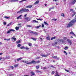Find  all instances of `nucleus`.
I'll return each mask as SVG.
<instances>
[{"instance_id":"f257e3e1","label":"nucleus","mask_w":76,"mask_h":76,"mask_svg":"<svg viewBox=\"0 0 76 76\" xmlns=\"http://www.w3.org/2000/svg\"><path fill=\"white\" fill-rule=\"evenodd\" d=\"M29 10L28 9H26V8L23 9L21 10L20 11L17 12V13H23V12H29Z\"/></svg>"},{"instance_id":"f03ea898","label":"nucleus","mask_w":76,"mask_h":76,"mask_svg":"<svg viewBox=\"0 0 76 76\" xmlns=\"http://www.w3.org/2000/svg\"><path fill=\"white\" fill-rule=\"evenodd\" d=\"M74 22L73 21V20H72L71 21H70L67 26V27L68 28H69V27H70V26H72L73 25V23H74Z\"/></svg>"},{"instance_id":"7ed1b4c3","label":"nucleus","mask_w":76,"mask_h":76,"mask_svg":"<svg viewBox=\"0 0 76 76\" xmlns=\"http://www.w3.org/2000/svg\"><path fill=\"white\" fill-rule=\"evenodd\" d=\"M15 31L14 29H10L9 31H8L7 33V34H10V32H15Z\"/></svg>"},{"instance_id":"20e7f679","label":"nucleus","mask_w":76,"mask_h":76,"mask_svg":"<svg viewBox=\"0 0 76 76\" xmlns=\"http://www.w3.org/2000/svg\"><path fill=\"white\" fill-rule=\"evenodd\" d=\"M52 57L54 59H55L56 60H58L60 59V58H59L56 56H52Z\"/></svg>"},{"instance_id":"39448f33","label":"nucleus","mask_w":76,"mask_h":76,"mask_svg":"<svg viewBox=\"0 0 76 76\" xmlns=\"http://www.w3.org/2000/svg\"><path fill=\"white\" fill-rule=\"evenodd\" d=\"M30 32L33 33V34H34V35H36L37 36H38V34L37 32H33L32 31H30Z\"/></svg>"},{"instance_id":"423d86ee","label":"nucleus","mask_w":76,"mask_h":76,"mask_svg":"<svg viewBox=\"0 0 76 76\" xmlns=\"http://www.w3.org/2000/svg\"><path fill=\"white\" fill-rule=\"evenodd\" d=\"M40 56L42 57H47L48 55H45L43 54H41Z\"/></svg>"},{"instance_id":"0eeeda50","label":"nucleus","mask_w":76,"mask_h":76,"mask_svg":"<svg viewBox=\"0 0 76 76\" xmlns=\"http://www.w3.org/2000/svg\"><path fill=\"white\" fill-rule=\"evenodd\" d=\"M76 12L75 11H73L71 13L72 17H73V16H75V15L76 14Z\"/></svg>"},{"instance_id":"6e6552de","label":"nucleus","mask_w":76,"mask_h":76,"mask_svg":"<svg viewBox=\"0 0 76 76\" xmlns=\"http://www.w3.org/2000/svg\"><path fill=\"white\" fill-rule=\"evenodd\" d=\"M67 41H68V43L70 45H71L72 44V41L70 40V39H67Z\"/></svg>"},{"instance_id":"1a4fd4ad","label":"nucleus","mask_w":76,"mask_h":76,"mask_svg":"<svg viewBox=\"0 0 76 76\" xmlns=\"http://www.w3.org/2000/svg\"><path fill=\"white\" fill-rule=\"evenodd\" d=\"M22 15H20V16H18V17H17V19H22Z\"/></svg>"},{"instance_id":"9d476101","label":"nucleus","mask_w":76,"mask_h":76,"mask_svg":"<svg viewBox=\"0 0 76 76\" xmlns=\"http://www.w3.org/2000/svg\"><path fill=\"white\" fill-rule=\"evenodd\" d=\"M19 0H10L9 1L10 2H15L16 1H18Z\"/></svg>"},{"instance_id":"9b49d317","label":"nucleus","mask_w":76,"mask_h":76,"mask_svg":"<svg viewBox=\"0 0 76 76\" xmlns=\"http://www.w3.org/2000/svg\"><path fill=\"white\" fill-rule=\"evenodd\" d=\"M24 19H25L27 21H29L31 20V18H25Z\"/></svg>"},{"instance_id":"f8f14e48","label":"nucleus","mask_w":76,"mask_h":76,"mask_svg":"<svg viewBox=\"0 0 76 76\" xmlns=\"http://www.w3.org/2000/svg\"><path fill=\"white\" fill-rule=\"evenodd\" d=\"M59 42H63H63H64V40L61 39L59 40Z\"/></svg>"},{"instance_id":"ddd939ff","label":"nucleus","mask_w":76,"mask_h":76,"mask_svg":"<svg viewBox=\"0 0 76 76\" xmlns=\"http://www.w3.org/2000/svg\"><path fill=\"white\" fill-rule=\"evenodd\" d=\"M70 34H72V35H73L74 37H75V36H76V35L75 34H74V33H73V31L70 32Z\"/></svg>"},{"instance_id":"4468645a","label":"nucleus","mask_w":76,"mask_h":76,"mask_svg":"<svg viewBox=\"0 0 76 76\" xmlns=\"http://www.w3.org/2000/svg\"><path fill=\"white\" fill-rule=\"evenodd\" d=\"M39 3V1L37 0L34 3V4H38Z\"/></svg>"},{"instance_id":"2eb2a0df","label":"nucleus","mask_w":76,"mask_h":76,"mask_svg":"<svg viewBox=\"0 0 76 76\" xmlns=\"http://www.w3.org/2000/svg\"><path fill=\"white\" fill-rule=\"evenodd\" d=\"M31 64H32L34 63V64H35V61L33 60L31 61Z\"/></svg>"},{"instance_id":"dca6fc26","label":"nucleus","mask_w":76,"mask_h":76,"mask_svg":"<svg viewBox=\"0 0 76 76\" xmlns=\"http://www.w3.org/2000/svg\"><path fill=\"white\" fill-rule=\"evenodd\" d=\"M12 39H13L14 41H16V39L15 38V36H14L13 37H12Z\"/></svg>"},{"instance_id":"f3484780","label":"nucleus","mask_w":76,"mask_h":76,"mask_svg":"<svg viewBox=\"0 0 76 76\" xmlns=\"http://www.w3.org/2000/svg\"><path fill=\"white\" fill-rule=\"evenodd\" d=\"M32 22L33 23H38V21L36 20H33Z\"/></svg>"},{"instance_id":"a211bd4d","label":"nucleus","mask_w":76,"mask_h":76,"mask_svg":"<svg viewBox=\"0 0 76 76\" xmlns=\"http://www.w3.org/2000/svg\"><path fill=\"white\" fill-rule=\"evenodd\" d=\"M32 7V5H28L26 7L27 8H31Z\"/></svg>"},{"instance_id":"6ab92c4d","label":"nucleus","mask_w":76,"mask_h":76,"mask_svg":"<svg viewBox=\"0 0 76 76\" xmlns=\"http://www.w3.org/2000/svg\"><path fill=\"white\" fill-rule=\"evenodd\" d=\"M76 0H72V3H73V4H75V3L76 2Z\"/></svg>"},{"instance_id":"aec40b11","label":"nucleus","mask_w":76,"mask_h":76,"mask_svg":"<svg viewBox=\"0 0 76 76\" xmlns=\"http://www.w3.org/2000/svg\"><path fill=\"white\" fill-rule=\"evenodd\" d=\"M57 43L55 42L54 43H52V45L53 46H54L55 45H57Z\"/></svg>"},{"instance_id":"412c9836","label":"nucleus","mask_w":76,"mask_h":76,"mask_svg":"<svg viewBox=\"0 0 76 76\" xmlns=\"http://www.w3.org/2000/svg\"><path fill=\"white\" fill-rule=\"evenodd\" d=\"M55 76H60V75L58 74V72H56Z\"/></svg>"},{"instance_id":"4be33fe9","label":"nucleus","mask_w":76,"mask_h":76,"mask_svg":"<svg viewBox=\"0 0 76 76\" xmlns=\"http://www.w3.org/2000/svg\"><path fill=\"white\" fill-rule=\"evenodd\" d=\"M40 63V61H35V64L37 63Z\"/></svg>"},{"instance_id":"5701e85b","label":"nucleus","mask_w":76,"mask_h":76,"mask_svg":"<svg viewBox=\"0 0 76 76\" xmlns=\"http://www.w3.org/2000/svg\"><path fill=\"white\" fill-rule=\"evenodd\" d=\"M20 40H19L18 41H17L16 42V44H19V43H20Z\"/></svg>"},{"instance_id":"b1692460","label":"nucleus","mask_w":76,"mask_h":76,"mask_svg":"<svg viewBox=\"0 0 76 76\" xmlns=\"http://www.w3.org/2000/svg\"><path fill=\"white\" fill-rule=\"evenodd\" d=\"M19 28L18 27H15V29L16 30V31H18V30H19Z\"/></svg>"},{"instance_id":"393cba45","label":"nucleus","mask_w":76,"mask_h":76,"mask_svg":"<svg viewBox=\"0 0 76 76\" xmlns=\"http://www.w3.org/2000/svg\"><path fill=\"white\" fill-rule=\"evenodd\" d=\"M32 26L30 25H27L26 26L27 28H31V27H32Z\"/></svg>"},{"instance_id":"a878e982","label":"nucleus","mask_w":76,"mask_h":76,"mask_svg":"<svg viewBox=\"0 0 76 76\" xmlns=\"http://www.w3.org/2000/svg\"><path fill=\"white\" fill-rule=\"evenodd\" d=\"M20 49H25V47L24 46H22V47H20Z\"/></svg>"},{"instance_id":"bb28decb","label":"nucleus","mask_w":76,"mask_h":76,"mask_svg":"<svg viewBox=\"0 0 76 76\" xmlns=\"http://www.w3.org/2000/svg\"><path fill=\"white\" fill-rule=\"evenodd\" d=\"M61 16H63V17H64V13H62L61 14Z\"/></svg>"},{"instance_id":"cd10ccee","label":"nucleus","mask_w":76,"mask_h":76,"mask_svg":"<svg viewBox=\"0 0 76 76\" xmlns=\"http://www.w3.org/2000/svg\"><path fill=\"white\" fill-rule=\"evenodd\" d=\"M31 39H33V40L34 41H36V40L37 39L34 38L32 37H31Z\"/></svg>"},{"instance_id":"c85d7f7f","label":"nucleus","mask_w":76,"mask_h":76,"mask_svg":"<svg viewBox=\"0 0 76 76\" xmlns=\"http://www.w3.org/2000/svg\"><path fill=\"white\" fill-rule=\"evenodd\" d=\"M37 69H39V66L38 65V66H36V67Z\"/></svg>"},{"instance_id":"c756f323","label":"nucleus","mask_w":76,"mask_h":76,"mask_svg":"<svg viewBox=\"0 0 76 76\" xmlns=\"http://www.w3.org/2000/svg\"><path fill=\"white\" fill-rule=\"evenodd\" d=\"M4 40H5V41H9L10 39H4Z\"/></svg>"},{"instance_id":"7c9ffc66","label":"nucleus","mask_w":76,"mask_h":76,"mask_svg":"<svg viewBox=\"0 0 76 76\" xmlns=\"http://www.w3.org/2000/svg\"><path fill=\"white\" fill-rule=\"evenodd\" d=\"M28 45H29V46H30V47H31L32 45V44H31V43H28Z\"/></svg>"},{"instance_id":"2f4dec72","label":"nucleus","mask_w":76,"mask_h":76,"mask_svg":"<svg viewBox=\"0 0 76 76\" xmlns=\"http://www.w3.org/2000/svg\"><path fill=\"white\" fill-rule=\"evenodd\" d=\"M56 38V37H52L51 38V40H53V39H55Z\"/></svg>"},{"instance_id":"473e14b6","label":"nucleus","mask_w":76,"mask_h":76,"mask_svg":"<svg viewBox=\"0 0 76 76\" xmlns=\"http://www.w3.org/2000/svg\"><path fill=\"white\" fill-rule=\"evenodd\" d=\"M44 23L46 25H48V23H47V22H44Z\"/></svg>"},{"instance_id":"72a5a7b5","label":"nucleus","mask_w":76,"mask_h":76,"mask_svg":"<svg viewBox=\"0 0 76 76\" xmlns=\"http://www.w3.org/2000/svg\"><path fill=\"white\" fill-rule=\"evenodd\" d=\"M4 18H5V19H9V18H10V17H7V16H5L4 17Z\"/></svg>"},{"instance_id":"f704fd0d","label":"nucleus","mask_w":76,"mask_h":76,"mask_svg":"<svg viewBox=\"0 0 76 76\" xmlns=\"http://www.w3.org/2000/svg\"><path fill=\"white\" fill-rule=\"evenodd\" d=\"M22 62H23V63H28V61H22Z\"/></svg>"},{"instance_id":"c9c22d12","label":"nucleus","mask_w":76,"mask_h":76,"mask_svg":"<svg viewBox=\"0 0 76 76\" xmlns=\"http://www.w3.org/2000/svg\"><path fill=\"white\" fill-rule=\"evenodd\" d=\"M31 73L32 75H35V73H34V72H31Z\"/></svg>"},{"instance_id":"e433bc0d","label":"nucleus","mask_w":76,"mask_h":76,"mask_svg":"<svg viewBox=\"0 0 76 76\" xmlns=\"http://www.w3.org/2000/svg\"><path fill=\"white\" fill-rule=\"evenodd\" d=\"M17 46L18 47H20L21 46V45H20V44H18Z\"/></svg>"},{"instance_id":"4c0bfd02","label":"nucleus","mask_w":76,"mask_h":76,"mask_svg":"<svg viewBox=\"0 0 76 76\" xmlns=\"http://www.w3.org/2000/svg\"><path fill=\"white\" fill-rule=\"evenodd\" d=\"M25 49H26V50H29V48L28 47H26V48H25Z\"/></svg>"},{"instance_id":"58836bf2","label":"nucleus","mask_w":76,"mask_h":76,"mask_svg":"<svg viewBox=\"0 0 76 76\" xmlns=\"http://www.w3.org/2000/svg\"><path fill=\"white\" fill-rule=\"evenodd\" d=\"M22 58H19L18 59H17V61H19V60H22Z\"/></svg>"},{"instance_id":"ea45409f","label":"nucleus","mask_w":76,"mask_h":76,"mask_svg":"<svg viewBox=\"0 0 76 76\" xmlns=\"http://www.w3.org/2000/svg\"><path fill=\"white\" fill-rule=\"evenodd\" d=\"M72 21H73V22L75 23V22H76V18H75V19H74L72 20Z\"/></svg>"},{"instance_id":"a19ab883","label":"nucleus","mask_w":76,"mask_h":76,"mask_svg":"<svg viewBox=\"0 0 76 76\" xmlns=\"http://www.w3.org/2000/svg\"><path fill=\"white\" fill-rule=\"evenodd\" d=\"M65 71L66 72H68L69 73H70V71L69 70H67V69H65Z\"/></svg>"},{"instance_id":"79ce46f5","label":"nucleus","mask_w":76,"mask_h":76,"mask_svg":"<svg viewBox=\"0 0 76 76\" xmlns=\"http://www.w3.org/2000/svg\"><path fill=\"white\" fill-rule=\"evenodd\" d=\"M64 53H65L66 56H67V53H66V51H64Z\"/></svg>"},{"instance_id":"37998d69","label":"nucleus","mask_w":76,"mask_h":76,"mask_svg":"<svg viewBox=\"0 0 76 76\" xmlns=\"http://www.w3.org/2000/svg\"><path fill=\"white\" fill-rule=\"evenodd\" d=\"M68 48V47L66 46L65 47V48H64V50H67Z\"/></svg>"},{"instance_id":"c03bdc74","label":"nucleus","mask_w":76,"mask_h":76,"mask_svg":"<svg viewBox=\"0 0 76 76\" xmlns=\"http://www.w3.org/2000/svg\"><path fill=\"white\" fill-rule=\"evenodd\" d=\"M31 64V62L29 63L27 62V63H26V64Z\"/></svg>"},{"instance_id":"a18cd8bd","label":"nucleus","mask_w":76,"mask_h":76,"mask_svg":"<svg viewBox=\"0 0 76 76\" xmlns=\"http://www.w3.org/2000/svg\"><path fill=\"white\" fill-rule=\"evenodd\" d=\"M47 39H48V40H50V37H46Z\"/></svg>"},{"instance_id":"49530a36","label":"nucleus","mask_w":76,"mask_h":76,"mask_svg":"<svg viewBox=\"0 0 76 76\" xmlns=\"http://www.w3.org/2000/svg\"><path fill=\"white\" fill-rule=\"evenodd\" d=\"M36 72H37V73H39V72H40V71L37 70L36 71Z\"/></svg>"},{"instance_id":"de8ad7c7","label":"nucleus","mask_w":76,"mask_h":76,"mask_svg":"<svg viewBox=\"0 0 76 76\" xmlns=\"http://www.w3.org/2000/svg\"><path fill=\"white\" fill-rule=\"evenodd\" d=\"M41 26H38L36 27V28H39L41 27Z\"/></svg>"},{"instance_id":"09e8293b","label":"nucleus","mask_w":76,"mask_h":76,"mask_svg":"<svg viewBox=\"0 0 76 76\" xmlns=\"http://www.w3.org/2000/svg\"><path fill=\"white\" fill-rule=\"evenodd\" d=\"M73 9H70V12H73V11H73Z\"/></svg>"},{"instance_id":"8fccbe9b","label":"nucleus","mask_w":76,"mask_h":76,"mask_svg":"<svg viewBox=\"0 0 76 76\" xmlns=\"http://www.w3.org/2000/svg\"><path fill=\"white\" fill-rule=\"evenodd\" d=\"M9 76H14V75L13 74H9Z\"/></svg>"},{"instance_id":"3c124183","label":"nucleus","mask_w":76,"mask_h":76,"mask_svg":"<svg viewBox=\"0 0 76 76\" xmlns=\"http://www.w3.org/2000/svg\"><path fill=\"white\" fill-rule=\"evenodd\" d=\"M39 39H40V41H42V38H41L40 37Z\"/></svg>"},{"instance_id":"603ef678","label":"nucleus","mask_w":76,"mask_h":76,"mask_svg":"<svg viewBox=\"0 0 76 76\" xmlns=\"http://www.w3.org/2000/svg\"><path fill=\"white\" fill-rule=\"evenodd\" d=\"M14 66L15 67H18V65H14Z\"/></svg>"},{"instance_id":"864d4df0","label":"nucleus","mask_w":76,"mask_h":76,"mask_svg":"<svg viewBox=\"0 0 76 76\" xmlns=\"http://www.w3.org/2000/svg\"><path fill=\"white\" fill-rule=\"evenodd\" d=\"M52 20H54V21H56V20H57V19H55V18H53L52 19Z\"/></svg>"},{"instance_id":"5fc2aeb1","label":"nucleus","mask_w":76,"mask_h":76,"mask_svg":"<svg viewBox=\"0 0 76 76\" xmlns=\"http://www.w3.org/2000/svg\"><path fill=\"white\" fill-rule=\"evenodd\" d=\"M23 0H22V1H19V2L20 3H22V2H23Z\"/></svg>"},{"instance_id":"6e6d98bb","label":"nucleus","mask_w":76,"mask_h":76,"mask_svg":"<svg viewBox=\"0 0 76 76\" xmlns=\"http://www.w3.org/2000/svg\"><path fill=\"white\" fill-rule=\"evenodd\" d=\"M4 25H6V22H4Z\"/></svg>"},{"instance_id":"4d7b16f0","label":"nucleus","mask_w":76,"mask_h":76,"mask_svg":"<svg viewBox=\"0 0 76 76\" xmlns=\"http://www.w3.org/2000/svg\"><path fill=\"white\" fill-rule=\"evenodd\" d=\"M18 25H19V27H21V24H18Z\"/></svg>"},{"instance_id":"13d9d810","label":"nucleus","mask_w":76,"mask_h":76,"mask_svg":"<svg viewBox=\"0 0 76 76\" xmlns=\"http://www.w3.org/2000/svg\"><path fill=\"white\" fill-rule=\"evenodd\" d=\"M40 58V57H38H38H37V59H39V58Z\"/></svg>"},{"instance_id":"bf43d9fd","label":"nucleus","mask_w":76,"mask_h":76,"mask_svg":"<svg viewBox=\"0 0 76 76\" xmlns=\"http://www.w3.org/2000/svg\"><path fill=\"white\" fill-rule=\"evenodd\" d=\"M42 28H44V25L43 24H42Z\"/></svg>"},{"instance_id":"052dcab7","label":"nucleus","mask_w":76,"mask_h":76,"mask_svg":"<svg viewBox=\"0 0 76 76\" xmlns=\"http://www.w3.org/2000/svg\"><path fill=\"white\" fill-rule=\"evenodd\" d=\"M10 25H11V23H10L9 24H8L7 25V26H10Z\"/></svg>"},{"instance_id":"680f3d73","label":"nucleus","mask_w":76,"mask_h":76,"mask_svg":"<svg viewBox=\"0 0 76 76\" xmlns=\"http://www.w3.org/2000/svg\"><path fill=\"white\" fill-rule=\"evenodd\" d=\"M54 73H55L53 71L52 72V75H53V74H54Z\"/></svg>"},{"instance_id":"e2e57ef3","label":"nucleus","mask_w":76,"mask_h":76,"mask_svg":"<svg viewBox=\"0 0 76 76\" xmlns=\"http://www.w3.org/2000/svg\"><path fill=\"white\" fill-rule=\"evenodd\" d=\"M64 39H67V38L66 37H64Z\"/></svg>"},{"instance_id":"0e129e2a","label":"nucleus","mask_w":76,"mask_h":76,"mask_svg":"<svg viewBox=\"0 0 76 76\" xmlns=\"http://www.w3.org/2000/svg\"><path fill=\"white\" fill-rule=\"evenodd\" d=\"M11 68L13 69V66H11Z\"/></svg>"},{"instance_id":"69168bd1","label":"nucleus","mask_w":76,"mask_h":76,"mask_svg":"<svg viewBox=\"0 0 76 76\" xmlns=\"http://www.w3.org/2000/svg\"><path fill=\"white\" fill-rule=\"evenodd\" d=\"M3 54V53H0V56L1 55H2Z\"/></svg>"},{"instance_id":"338daca9","label":"nucleus","mask_w":76,"mask_h":76,"mask_svg":"<svg viewBox=\"0 0 76 76\" xmlns=\"http://www.w3.org/2000/svg\"><path fill=\"white\" fill-rule=\"evenodd\" d=\"M51 8H49V11H51Z\"/></svg>"},{"instance_id":"774afa93","label":"nucleus","mask_w":76,"mask_h":76,"mask_svg":"<svg viewBox=\"0 0 76 76\" xmlns=\"http://www.w3.org/2000/svg\"><path fill=\"white\" fill-rule=\"evenodd\" d=\"M24 76H29V75H25Z\"/></svg>"}]
</instances>
